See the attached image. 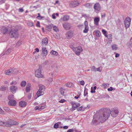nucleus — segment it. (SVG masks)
Listing matches in <instances>:
<instances>
[{
	"instance_id": "f257e3e1",
	"label": "nucleus",
	"mask_w": 132,
	"mask_h": 132,
	"mask_svg": "<svg viewBox=\"0 0 132 132\" xmlns=\"http://www.w3.org/2000/svg\"><path fill=\"white\" fill-rule=\"evenodd\" d=\"M119 111L118 109L114 108L110 110L105 108L102 111V113L99 118V120L102 121H104L108 119L110 116V114L113 117L117 116Z\"/></svg>"
},
{
	"instance_id": "f03ea898",
	"label": "nucleus",
	"mask_w": 132,
	"mask_h": 132,
	"mask_svg": "<svg viewBox=\"0 0 132 132\" xmlns=\"http://www.w3.org/2000/svg\"><path fill=\"white\" fill-rule=\"evenodd\" d=\"M39 89L37 92L36 95L37 97L44 94V91L45 89V86L42 84L39 85Z\"/></svg>"
},
{
	"instance_id": "7ed1b4c3",
	"label": "nucleus",
	"mask_w": 132,
	"mask_h": 132,
	"mask_svg": "<svg viewBox=\"0 0 132 132\" xmlns=\"http://www.w3.org/2000/svg\"><path fill=\"white\" fill-rule=\"evenodd\" d=\"M72 49L76 54L78 56L80 55L83 51L82 49L80 46H78L77 47H73L72 48Z\"/></svg>"
},
{
	"instance_id": "20e7f679",
	"label": "nucleus",
	"mask_w": 132,
	"mask_h": 132,
	"mask_svg": "<svg viewBox=\"0 0 132 132\" xmlns=\"http://www.w3.org/2000/svg\"><path fill=\"white\" fill-rule=\"evenodd\" d=\"M102 111H100V114L99 115V117L98 119V117H97V116L96 115H95L93 116V120L92 123L94 124H97L99 122H101L102 123L104 121H102L100 120H99L100 117V115H101V113H102Z\"/></svg>"
},
{
	"instance_id": "39448f33",
	"label": "nucleus",
	"mask_w": 132,
	"mask_h": 132,
	"mask_svg": "<svg viewBox=\"0 0 132 132\" xmlns=\"http://www.w3.org/2000/svg\"><path fill=\"white\" fill-rule=\"evenodd\" d=\"M41 67L39 66V68L35 72V76L38 78H44V76L41 74Z\"/></svg>"
},
{
	"instance_id": "423d86ee",
	"label": "nucleus",
	"mask_w": 132,
	"mask_h": 132,
	"mask_svg": "<svg viewBox=\"0 0 132 132\" xmlns=\"http://www.w3.org/2000/svg\"><path fill=\"white\" fill-rule=\"evenodd\" d=\"M16 72L17 70L16 69L13 68L5 70V73L7 75H10L14 74Z\"/></svg>"
},
{
	"instance_id": "0eeeda50",
	"label": "nucleus",
	"mask_w": 132,
	"mask_h": 132,
	"mask_svg": "<svg viewBox=\"0 0 132 132\" xmlns=\"http://www.w3.org/2000/svg\"><path fill=\"white\" fill-rule=\"evenodd\" d=\"M131 19L129 17H127L124 21V24L126 29H127L130 26L131 22Z\"/></svg>"
},
{
	"instance_id": "6e6552de",
	"label": "nucleus",
	"mask_w": 132,
	"mask_h": 132,
	"mask_svg": "<svg viewBox=\"0 0 132 132\" xmlns=\"http://www.w3.org/2000/svg\"><path fill=\"white\" fill-rule=\"evenodd\" d=\"M42 59H44L46 57L47 53V51L46 48L45 47H42Z\"/></svg>"
},
{
	"instance_id": "1a4fd4ad",
	"label": "nucleus",
	"mask_w": 132,
	"mask_h": 132,
	"mask_svg": "<svg viewBox=\"0 0 132 132\" xmlns=\"http://www.w3.org/2000/svg\"><path fill=\"white\" fill-rule=\"evenodd\" d=\"M8 121V126L9 127H10L12 125H18L19 123L18 122L12 119H10Z\"/></svg>"
},
{
	"instance_id": "9d476101",
	"label": "nucleus",
	"mask_w": 132,
	"mask_h": 132,
	"mask_svg": "<svg viewBox=\"0 0 132 132\" xmlns=\"http://www.w3.org/2000/svg\"><path fill=\"white\" fill-rule=\"evenodd\" d=\"M17 31V30H14V31H11L10 32V33L11 32V37L12 38H17L18 36V34Z\"/></svg>"
},
{
	"instance_id": "9b49d317",
	"label": "nucleus",
	"mask_w": 132,
	"mask_h": 132,
	"mask_svg": "<svg viewBox=\"0 0 132 132\" xmlns=\"http://www.w3.org/2000/svg\"><path fill=\"white\" fill-rule=\"evenodd\" d=\"M85 28L83 31V32L84 33H87L89 30V27L88 25V23L87 21H85L84 23Z\"/></svg>"
},
{
	"instance_id": "f8f14e48",
	"label": "nucleus",
	"mask_w": 132,
	"mask_h": 132,
	"mask_svg": "<svg viewBox=\"0 0 132 132\" xmlns=\"http://www.w3.org/2000/svg\"><path fill=\"white\" fill-rule=\"evenodd\" d=\"M79 4V3L77 1H72L70 3L69 6L71 7H75L78 5Z\"/></svg>"
},
{
	"instance_id": "ddd939ff",
	"label": "nucleus",
	"mask_w": 132,
	"mask_h": 132,
	"mask_svg": "<svg viewBox=\"0 0 132 132\" xmlns=\"http://www.w3.org/2000/svg\"><path fill=\"white\" fill-rule=\"evenodd\" d=\"M17 90V87L15 86H12L10 88V91L13 93H15Z\"/></svg>"
},
{
	"instance_id": "4468645a",
	"label": "nucleus",
	"mask_w": 132,
	"mask_h": 132,
	"mask_svg": "<svg viewBox=\"0 0 132 132\" xmlns=\"http://www.w3.org/2000/svg\"><path fill=\"white\" fill-rule=\"evenodd\" d=\"M71 104L72 105V109L73 110H75L76 108L80 106V105L78 103H75L74 102H71Z\"/></svg>"
},
{
	"instance_id": "2eb2a0df",
	"label": "nucleus",
	"mask_w": 132,
	"mask_h": 132,
	"mask_svg": "<svg viewBox=\"0 0 132 132\" xmlns=\"http://www.w3.org/2000/svg\"><path fill=\"white\" fill-rule=\"evenodd\" d=\"M100 18L98 17H95L94 19V24L96 26L98 25Z\"/></svg>"
},
{
	"instance_id": "dca6fc26",
	"label": "nucleus",
	"mask_w": 132,
	"mask_h": 132,
	"mask_svg": "<svg viewBox=\"0 0 132 132\" xmlns=\"http://www.w3.org/2000/svg\"><path fill=\"white\" fill-rule=\"evenodd\" d=\"M16 102L15 100H10L8 102L9 105L11 106H14L16 105Z\"/></svg>"
},
{
	"instance_id": "f3484780",
	"label": "nucleus",
	"mask_w": 132,
	"mask_h": 132,
	"mask_svg": "<svg viewBox=\"0 0 132 132\" xmlns=\"http://www.w3.org/2000/svg\"><path fill=\"white\" fill-rule=\"evenodd\" d=\"M63 28L66 30H69L70 29V24L68 23H64L63 24Z\"/></svg>"
},
{
	"instance_id": "a211bd4d",
	"label": "nucleus",
	"mask_w": 132,
	"mask_h": 132,
	"mask_svg": "<svg viewBox=\"0 0 132 132\" xmlns=\"http://www.w3.org/2000/svg\"><path fill=\"white\" fill-rule=\"evenodd\" d=\"M94 8L95 10L97 11H100L101 9L100 5L98 3H97L95 4Z\"/></svg>"
},
{
	"instance_id": "6ab92c4d",
	"label": "nucleus",
	"mask_w": 132,
	"mask_h": 132,
	"mask_svg": "<svg viewBox=\"0 0 132 132\" xmlns=\"http://www.w3.org/2000/svg\"><path fill=\"white\" fill-rule=\"evenodd\" d=\"M8 121H0V125L2 126H5L7 127H9L8 126Z\"/></svg>"
},
{
	"instance_id": "aec40b11",
	"label": "nucleus",
	"mask_w": 132,
	"mask_h": 132,
	"mask_svg": "<svg viewBox=\"0 0 132 132\" xmlns=\"http://www.w3.org/2000/svg\"><path fill=\"white\" fill-rule=\"evenodd\" d=\"M72 35L73 34L71 31H68L66 34L67 38L68 39L70 38L72 36Z\"/></svg>"
},
{
	"instance_id": "412c9836",
	"label": "nucleus",
	"mask_w": 132,
	"mask_h": 132,
	"mask_svg": "<svg viewBox=\"0 0 132 132\" xmlns=\"http://www.w3.org/2000/svg\"><path fill=\"white\" fill-rule=\"evenodd\" d=\"M27 104L26 102L24 101H21L19 102V106L21 107H25Z\"/></svg>"
},
{
	"instance_id": "4be33fe9",
	"label": "nucleus",
	"mask_w": 132,
	"mask_h": 132,
	"mask_svg": "<svg viewBox=\"0 0 132 132\" xmlns=\"http://www.w3.org/2000/svg\"><path fill=\"white\" fill-rule=\"evenodd\" d=\"M8 29L6 27H3V34H4L6 33H10V31H8Z\"/></svg>"
},
{
	"instance_id": "5701e85b",
	"label": "nucleus",
	"mask_w": 132,
	"mask_h": 132,
	"mask_svg": "<svg viewBox=\"0 0 132 132\" xmlns=\"http://www.w3.org/2000/svg\"><path fill=\"white\" fill-rule=\"evenodd\" d=\"M112 50L113 51H116L118 49V47L116 44H114L111 46Z\"/></svg>"
},
{
	"instance_id": "b1692460",
	"label": "nucleus",
	"mask_w": 132,
	"mask_h": 132,
	"mask_svg": "<svg viewBox=\"0 0 132 132\" xmlns=\"http://www.w3.org/2000/svg\"><path fill=\"white\" fill-rule=\"evenodd\" d=\"M48 43V39L47 38H45L43 39L42 44L43 45H46Z\"/></svg>"
},
{
	"instance_id": "393cba45",
	"label": "nucleus",
	"mask_w": 132,
	"mask_h": 132,
	"mask_svg": "<svg viewBox=\"0 0 132 132\" xmlns=\"http://www.w3.org/2000/svg\"><path fill=\"white\" fill-rule=\"evenodd\" d=\"M30 84L28 83L27 84L26 89V92H29L30 89Z\"/></svg>"
},
{
	"instance_id": "a878e982",
	"label": "nucleus",
	"mask_w": 132,
	"mask_h": 132,
	"mask_svg": "<svg viewBox=\"0 0 132 132\" xmlns=\"http://www.w3.org/2000/svg\"><path fill=\"white\" fill-rule=\"evenodd\" d=\"M39 108L40 110H42L44 109L46 105L45 103L39 105Z\"/></svg>"
},
{
	"instance_id": "bb28decb",
	"label": "nucleus",
	"mask_w": 132,
	"mask_h": 132,
	"mask_svg": "<svg viewBox=\"0 0 132 132\" xmlns=\"http://www.w3.org/2000/svg\"><path fill=\"white\" fill-rule=\"evenodd\" d=\"M94 32L96 36L98 37H99L101 34L100 32L98 30H95L94 31Z\"/></svg>"
},
{
	"instance_id": "cd10ccee",
	"label": "nucleus",
	"mask_w": 132,
	"mask_h": 132,
	"mask_svg": "<svg viewBox=\"0 0 132 132\" xmlns=\"http://www.w3.org/2000/svg\"><path fill=\"white\" fill-rule=\"evenodd\" d=\"M49 26H50L51 27H52V26L53 27V30L54 31H55L57 32V31H58L59 29L58 27H57L56 26H53V24H51V25H49Z\"/></svg>"
},
{
	"instance_id": "c85d7f7f",
	"label": "nucleus",
	"mask_w": 132,
	"mask_h": 132,
	"mask_svg": "<svg viewBox=\"0 0 132 132\" xmlns=\"http://www.w3.org/2000/svg\"><path fill=\"white\" fill-rule=\"evenodd\" d=\"M109 86V84H103L102 85V87L104 89H106Z\"/></svg>"
},
{
	"instance_id": "c756f323",
	"label": "nucleus",
	"mask_w": 132,
	"mask_h": 132,
	"mask_svg": "<svg viewBox=\"0 0 132 132\" xmlns=\"http://www.w3.org/2000/svg\"><path fill=\"white\" fill-rule=\"evenodd\" d=\"M108 37L109 39V43H111L112 41V34H110L108 35Z\"/></svg>"
},
{
	"instance_id": "7c9ffc66",
	"label": "nucleus",
	"mask_w": 132,
	"mask_h": 132,
	"mask_svg": "<svg viewBox=\"0 0 132 132\" xmlns=\"http://www.w3.org/2000/svg\"><path fill=\"white\" fill-rule=\"evenodd\" d=\"M50 53L52 55H55L56 56L58 54L57 52L53 50H52L51 52Z\"/></svg>"
},
{
	"instance_id": "2f4dec72",
	"label": "nucleus",
	"mask_w": 132,
	"mask_h": 132,
	"mask_svg": "<svg viewBox=\"0 0 132 132\" xmlns=\"http://www.w3.org/2000/svg\"><path fill=\"white\" fill-rule=\"evenodd\" d=\"M102 32L103 34L106 37H108V36L107 34V31L104 29H103L102 30Z\"/></svg>"
},
{
	"instance_id": "473e14b6",
	"label": "nucleus",
	"mask_w": 132,
	"mask_h": 132,
	"mask_svg": "<svg viewBox=\"0 0 132 132\" xmlns=\"http://www.w3.org/2000/svg\"><path fill=\"white\" fill-rule=\"evenodd\" d=\"M26 84L27 83L26 81H23L21 82L20 85L22 87H24L26 86Z\"/></svg>"
},
{
	"instance_id": "72a5a7b5",
	"label": "nucleus",
	"mask_w": 132,
	"mask_h": 132,
	"mask_svg": "<svg viewBox=\"0 0 132 132\" xmlns=\"http://www.w3.org/2000/svg\"><path fill=\"white\" fill-rule=\"evenodd\" d=\"M69 19V16L67 15H64L63 18V20L64 21H66L68 20Z\"/></svg>"
},
{
	"instance_id": "f704fd0d",
	"label": "nucleus",
	"mask_w": 132,
	"mask_h": 132,
	"mask_svg": "<svg viewBox=\"0 0 132 132\" xmlns=\"http://www.w3.org/2000/svg\"><path fill=\"white\" fill-rule=\"evenodd\" d=\"M61 93L62 95H64V91L65 90V89L63 88H61L60 89Z\"/></svg>"
},
{
	"instance_id": "c9c22d12",
	"label": "nucleus",
	"mask_w": 132,
	"mask_h": 132,
	"mask_svg": "<svg viewBox=\"0 0 132 132\" xmlns=\"http://www.w3.org/2000/svg\"><path fill=\"white\" fill-rule=\"evenodd\" d=\"M27 25L30 27H32L33 25V23L31 21H29L27 22Z\"/></svg>"
},
{
	"instance_id": "e433bc0d",
	"label": "nucleus",
	"mask_w": 132,
	"mask_h": 132,
	"mask_svg": "<svg viewBox=\"0 0 132 132\" xmlns=\"http://www.w3.org/2000/svg\"><path fill=\"white\" fill-rule=\"evenodd\" d=\"M85 6L88 8H90L92 6V4L91 3H87L85 5Z\"/></svg>"
},
{
	"instance_id": "4c0bfd02",
	"label": "nucleus",
	"mask_w": 132,
	"mask_h": 132,
	"mask_svg": "<svg viewBox=\"0 0 132 132\" xmlns=\"http://www.w3.org/2000/svg\"><path fill=\"white\" fill-rule=\"evenodd\" d=\"M72 83L71 82H69L66 84V86L67 87H71L72 86Z\"/></svg>"
},
{
	"instance_id": "58836bf2",
	"label": "nucleus",
	"mask_w": 132,
	"mask_h": 132,
	"mask_svg": "<svg viewBox=\"0 0 132 132\" xmlns=\"http://www.w3.org/2000/svg\"><path fill=\"white\" fill-rule=\"evenodd\" d=\"M11 51V50L10 48L7 50L4 53V54H7L10 53Z\"/></svg>"
},
{
	"instance_id": "ea45409f",
	"label": "nucleus",
	"mask_w": 132,
	"mask_h": 132,
	"mask_svg": "<svg viewBox=\"0 0 132 132\" xmlns=\"http://www.w3.org/2000/svg\"><path fill=\"white\" fill-rule=\"evenodd\" d=\"M14 98V95H11L8 97V100L10 101V100H12Z\"/></svg>"
},
{
	"instance_id": "a19ab883",
	"label": "nucleus",
	"mask_w": 132,
	"mask_h": 132,
	"mask_svg": "<svg viewBox=\"0 0 132 132\" xmlns=\"http://www.w3.org/2000/svg\"><path fill=\"white\" fill-rule=\"evenodd\" d=\"M82 16L84 17L86 19H88L89 18V16L88 15L85 14H84L82 15Z\"/></svg>"
},
{
	"instance_id": "79ce46f5",
	"label": "nucleus",
	"mask_w": 132,
	"mask_h": 132,
	"mask_svg": "<svg viewBox=\"0 0 132 132\" xmlns=\"http://www.w3.org/2000/svg\"><path fill=\"white\" fill-rule=\"evenodd\" d=\"M6 87L4 86H2L0 88V90L1 91H4L6 89Z\"/></svg>"
},
{
	"instance_id": "37998d69",
	"label": "nucleus",
	"mask_w": 132,
	"mask_h": 132,
	"mask_svg": "<svg viewBox=\"0 0 132 132\" xmlns=\"http://www.w3.org/2000/svg\"><path fill=\"white\" fill-rule=\"evenodd\" d=\"M59 122H58L57 123H55L54 124V127L55 129H57L59 127V125L58 124V123Z\"/></svg>"
},
{
	"instance_id": "c03bdc74",
	"label": "nucleus",
	"mask_w": 132,
	"mask_h": 132,
	"mask_svg": "<svg viewBox=\"0 0 132 132\" xmlns=\"http://www.w3.org/2000/svg\"><path fill=\"white\" fill-rule=\"evenodd\" d=\"M22 44V42L21 41H19L16 43V47H18Z\"/></svg>"
},
{
	"instance_id": "a18cd8bd",
	"label": "nucleus",
	"mask_w": 132,
	"mask_h": 132,
	"mask_svg": "<svg viewBox=\"0 0 132 132\" xmlns=\"http://www.w3.org/2000/svg\"><path fill=\"white\" fill-rule=\"evenodd\" d=\"M35 51L33 52V54H35L36 53V52H39V49L38 48H36L35 49Z\"/></svg>"
},
{
	"instance_id": "49530a36",
	"label": "nucleus",
	"mask_w": 132,
	"mask_h": 132,
	"mask_svg": "<svg viewBox=\"0 0 132 132\" xmlns=\"http://www.w3.org/2000/svg\"><path fill=\"white\" fill-rule=\"evenodd\" d=\"M96 69L97 68L95 66H92L91 68V70L94 71H96Z\"/></svg>"
},
{
	"instance_id": "de8ad7c7",
	"label": "nucleus",
	"mask_w": 132,
	"mask_h": 132,
	"mask_svg": "<svg viewBox=\"0 0 132 132\" xmlns=\"http://www.w3.org/2000/svg\"><path fill=\"white\" fill-rule=\"evenodd\" d=\"M55 37L56 38L59 39L60 38V36L59 35V34H55Z\"/></svg>"
},
{
	"instance_id": "09e8293b",
	"label": "nucleus",
	"mask_w": 132,
	"mask_h": 132,
	"mask_svg": "<svg viewBox=\"0 0 132 132\" xmlns=\"http://www.w3.org/2000/svg\"><path fill=\"white\" fill-rule=\"evenodd\" d=\"M87 89L85 88L84 91V95L85 96H86L87 94Z\"/></svg>"
},
{
	"instance_id": "8fccbe9b",
	"label": "nucleus",
	"mask_w": 132,
	"mask_h": 132,
	"mask_svg": "<svg viewBox=\"0 0 132 132\" xmlns=\"http://www.w3.org/2000/svg\"><path fill=\"white\" fill-rule=\"evenodd\" d=\"M3 109L7 112H8L10 110L9 108L6 107H4Z\"/></svg>"
},
{
	"instance_id": "3c124183",
	"label": "nucleus",
	"mask_w": 132,
	"mask_h": 132,
	"mask_svg": "<svg viewBox=\"0 0 132 132\" xmlns=\"http://www.w3.org/2000/svg\"><path fill=\"white\" fill-rule=\"evenodd\" d=\"M52 79L51 78H50L48 80V82L49 84H50V83L52 82Z\"/></svg>"
},
{
	"instance_id": "603ef678",
	"label": "nucleus",
	"mask_w": 132,
	"mask_h": 132,
	"mask_svg": "<svg viewBox=\"0 0 132 132\" xmlns=\"http://www.w3.org/2000/svg\"><path fill=\"white\" fill-rule=\"evenodd\" d=\"M102 68L101 67H99L97 68L96 71L101 72L102 71Z\"/></svg>"
},
{
	"instance_id": "864d4df0",
	"label": "nucleus",
	"mask_w": 132,
	"mask_h": 132,
	"mask_svg": "<svg viewBox=\"0 0 132 132\" xmlns=\"http://www.w3.org/2000/svg\"><path fill=\"white\" fill-rule=\"evenodd\" d=\"M0 113L1 114H4V112L3 111V110L0 107Z\"/></svg>"
},
{
	"instance_id": "5fc2aeb1",
	"label": "nucleus",
	"mask_w": 132,
	"mask_h": 132,
	"mask_svg": "<svg viewBox=\"0 0 132 132\" xmlns=\"http://www.w3.org/2000/svg\"><path fill=\"white\" fill-rule=\"evenodd\" d=\"M114 54H115V57H118L119 56L120 54H119L117 53L116 52H114Z\"/></svg>"
},
{
	"instance_id": "6e6d98bb",
	"label": "nucleus",
	"mask_w": 132,
	"mask_h": 132,
	"mask_svg": "<svg viewBox=\"0 0 132 132\" xmlns=\"http://www.w3.org/2000/svg\"><path fill=\"white\" fill-rule=\"evenodd\" d=\"M80 84L82 85H83L85 84L84 82V81L82 80L80 81Z\"/></svg>"
},
{
	"instance_id": "4d7b16f0",
	"label": "nucleus",
	"mask_w": 132,
	"mask_h": 132,
	"mask_svg": "<svg viewBox=\"0 0 132 132\" xmlns=\"http://www.w3.org/2000/svg\"><path fill=\"white\" fill-rule=\"evenodd\" d=\"M17 84V82L16 81H12L10 83V85H12L13 84V85H16Z\"/></svg>"
},
{
	"instance_id": "13d9d810",
	"label": "nucleus",
	"mask_w": 132,
	"mask_h": 132,
	"mask_svg": "<svg viewBox=\"0 0 132 132\" xmlns=\"http://www.w3.org/2000/svg\"><path fill=\"white\" fill-rule=\"evenodd\" d=\"M34 109H35V110H40L39 109V106H36V107H35V108Z\"/></svg>"
},
{
	"instance_id": "bf43d9fd",
	"label": "nucleus",
	"mask_w": 132,
	"mask_h": 132,
	"mask_svg": "<svg viewBox=\"0 0 132 132\" xmlns=\"http://www.w3.org/2000/svg\"><path fill=\"white\" fill-rule=\"evenodd\" d=\"M36 26L38 27H40V22L39 21H37L36 24Z\"/></svg>"
},
{
	"instance_id": "052dcab7",
	"label": "nucleus",
	"mask_w": 132,
	"mask_h": 132,
	"mask_svg": "<svg viewBox=\"0 0 132 132\" xmlns=\"http://www.w3.org/2000/svg\"><path fill=\"white\" fill-rule=\"evenodd\" d=\"M82 107L81 106L77 109L78 111H79L82 110Z\"/></svg>"
},
{
	"instance_id": "680f3d73",
	"label": "nucleus",
	"mask_w": 132,
	"mask_h": 132,
	"mask_svg": "<svg viewBox=\"0 0 132 132\" xmlns=\"http://www.w3.org/2000/svg\"><path fill=\"white\" fill-rule=\"evenodd\" d=\"M39 54L36 55L35 56V59L36 60H37V59H38L39 58Z\"/></svg>"
},
{
	"instance_id": "e2e57ef3",
	"label": "nucleus",
	"mask_w": 132,
	"mask_h": 132,
	"mask_svg": "<svg viewBox=\"0 0 132 132\" xmlns=\"http://www.w3.org/2000/svg\"><path fill=\"white\" fill-rule=\"evenodd\" d=\"M65 100L64 99H62L61 100L59 101V102L61 103H63L64 102Z\"/></svg>"
},
{
	"instance_id": "0e129e2a",
	"label": "nucleus",
	"mask_w": 132,
	"mask_h": 132,
	"mask_svg": "<svg viewBox=\"0 0 132 132\" xmlns=\"http://www.w3.org/2000/svg\"><path fill=\"white\" fill-rule=\"evenodd\" d=\"M91 92L92 93H94L95 92V91L94 90H93V87H92L91 89Z\"/></svg>"
},
{
	"instance_id": "69168bd1",
	"label": "nucleus",
	"mask_w": 132,
	"mask_h": 132,
	"mask_svg": "<svg viewBox=\"0 0 132 132\" xmlns=\"http://www.w3.org/2000/svg\"><path fill=\"white\" fill-rule=\"evenodd\" d=\"M113 88L112 87H110V88H108V91H112L113 90Z\"/></svg>"
},
{
	"instance_id": "338daca9",
	"label": "nucleus",
	"mask_w": 132,
	"mask_h": 132,
	"mask_svg": "<svg viewBox=\"0 0 132 132\" xmlns=\"http://www.w3.org/2000/svg\"><path fill=\"white\" fill-rule=\"evenodd\" d=\"M52 18L53 19H55L56 18V17L55 14V13L53 14L52 15Z\"/></svg>"
},
{
	"instance_id": "774afa93",
	"label": "nucleus",
	"mask_w": 132,
	"mask_h": 132,
	"mask_svg": "<svg viewBox=\"0 0 132 132\" xmlns=\"http://www.w3.org/2000/svg\"><path fill=\"white\" fill-rule=\"evenodd\" d=\"M73 129H69L68 130L67 132H73Z\"/></svg>"
}]
</instances>
